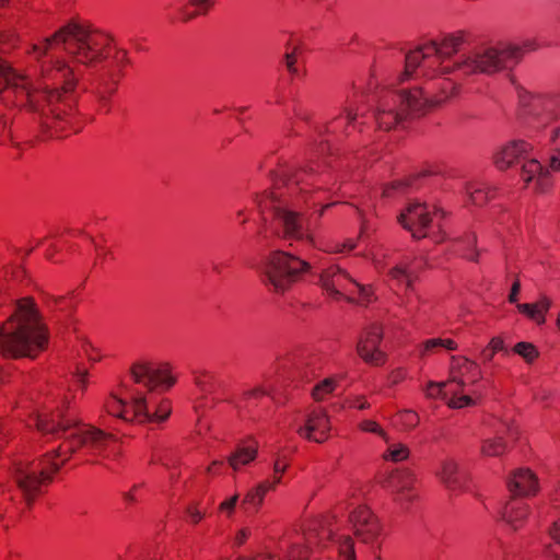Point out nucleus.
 Instances as JSON below:
<instances>
[{"instance_id":"57","label":"nucleus","mask_w":560,"mask_h":560,"mask_svg":"<svg viewBox=\"0 0 560 560\" xmlns=\"http://www.w3.org/2000/svg\"><path fill=\"white\" fill-rule=\"evenodd\" d=\"M549 168H551L552 171L560 170V151H558L556 154L550 156Z\"/></svg>"},{"instance_id":"61","label":"nucleus","mask_w":560,"mask_h":560,"mask_svg":"<svg viewBox=\"0 0 560 560\" xmlns=\"http://www.w3.org/2000/svg\"><path fill=\"white\" fill-rule=\"evenodd\" d=\"M441 347L453 351L457 349V343L453 339H442Z\"/></svg>"},{"instance_id":"46","label":"nucleus","mask_w":560,"mask_h":560,"mask_svg":"<svg viewBox=\"0 0 560 560\" xmlns=\"http://www.w3.org/2000/svg\"><path fill=\"white\" fill-rule=\"evenodd\" d=\"M267 394V390L264 389L262 387H255L250 390H247L243 394V399L248 401L250 399H256V398H259L264 395Z\"/></svg>"},{"instance_id":"14","label":"nucleus","mask_w":560,"mask_h":560,"mask_svg":"<svg viewBox=\"0 0 560 560\" xmlns=\"http://www.w3.org/2000/svg\"><path fill=\"white\" fill-rule=\"evenodd\" d=\"M353 283L355 279L339 266H330L319 275L320 287L335 299L342 298L345 293H352Z\"/></svg>"},{"instance_id":"40","label":"nucleus","mask_w":560,"mask_h":560,"mask_svg":"<svg viewBox=\"0 0 560 560\" xmlns=\"http://www.w3.org/2000/svg\"><path fill=\"white\" fill-rule=\"evenodd\" d=\"M352 288L357 290L359 302L361 304H369L373 301V292L371 287L363 285L355 280V283H353Z\"/></svg>"},{"instance_id":"20","label":"nucleus","mask_w":560,"mask_h":560,"mask_svg":"<svg viewBox=\"0 0 560 560\" xmlns=\"http://www.w3.org/2000/svg\"><path fill=\"white\" fill-rule=\"evenodd\" d=\"M521 177L525 184H534V190L544 194L551 187L549 168L544 167L539 161L529 159L521 168Z\"/></svg>"},{"instance_id":"52","label":"nucleus","mask_w":560,"mask_h":560,"mask_svg":"<svg viewBox=\"0 0 560 560\" xmlns=\"http://www.w3.org/2000/svg\"><path fill=\"white\" fill-rule=\"evenodd\" d=\"M549 536L555 542L560 545V518L553 522L552 526L549 529Z\"/></svg>"},{"instance_id":"60","label":"nucleus","mask_w":560,"mask_h":560,"mask_svg":"<svg viewBox=\"0 0 560 560\" xmlns=\"http://www.w3.org/2000/svg\"><path fill=\"white\" fill-rule=\"evenodd\" d=\"M188 514L190 516L191 522L194 523H198L203 516L198 510L192 508L188 509Z\"/></svg>"},{"instance_id":"43","label":"nucleus","mask_w":560,"mask_h":560,"mask_svg":"<svg viewBox=\"0 0 560 560\" xmlns=\"http://www.w3.org/2000/svg\"><path fill=\"white\" fill-rule=\"evenodd\" d=\"M399 417L402 424L409 429L415 428L419 422L417 413L411 410H404L400 412Z\"/></svg>"},{"instance_id":"7","label":"nucleus","mask_w":560,"mask_h":560,"mask_svg":"<svg viewBox=\"0 0 560 560\" xmlns=\"http://www.w3.org/2000/svg\"><path fill=\"white\" fill-rule=\"evenodd\" d=\"M323 536L334 540L338 545L339 556L342 560H355L354 542L350 536L337 537L335 530L323 525L318 521H314L303 535H295L284 539L279 545V551L284 556L285 560H307L310 557V546Z\"/></svg>"},{"instance_id":"27","label":"nucleus","mask_w":560,"mask_h":560,"mask_svg":"<svg viewBox=\"0 0 560 560\" xmlns=\"http://www.w3.org/2000/svg\"><path fill=\"white\" fill-rule=\"evenodd\" d=\"M538 43L534 38H526L521 44L503 45L509 66L517 63L525 52L538 49Z\"/></svg>"},{"instance_id":"55","label":"nucleus","mask_w":560,"mask_h":560,"mask_svg":"<svg viewBox=\"0 0 560 560\" xmlns=\"http://www.w3.org/2000/svg\"><path fill=\"white\" fill-rule=\"evenodd\" d=\"M520 290H521V283L518 280H516L513 284H512V288H511V292L509 294V302L510 303H516L517 302V295L520 293Z\"/></svg>"},{"instance_id":"58","label":"nucleus","mask_w":560,"mask_h":560,"mask_svg":"<svg viewBox=\"0 0 560 560\" xmlns=\"http://www.w3.org/2000/svg\"><path fill=\"white\" fill-rule=\"evenodd\" d=\"M442 345V339L441 338H433V339H429L424 342V349L425 350H432V349H435L438 347H441Z\"/></svg>"},{"instance_id":"2","label":"nucleus","mask_w":560,"mask_h":560,"mask_svg":"<svg viewBox=\"0 0 560 560\" xmlns=\"http://www.w3.org/2000/svg\"><path fill=\"white\" fill-rule=\"evenodd\" d=\"M39 432L63 440L62 444L51 453L36 462H14L11 476L14 487L27 505H31L39 493L40 486L50 482L52 475L59 470L72 455L83 457L108 456L115 435L96 427L80 423L70 415L57 410L52 413H40L34 418Z\"/></svg>"},{"instance_id":"62","label":"nucleus","mask_w":560,"mask_h":560,"mask_svg":"<svg viewBox=\"0 0 560 560\" xmlns=\"http://www.w3.org/2000/svg\"><path fill=\"white\" fill-rule=\"evenodd\" d=\"M86 376H88V372L86 371H78L77 372V378H78V383L80 384V386L82 388L85 387V384H86Z\"/></svg>"},{"instance_id":"41","label":"nucleus","mask_w":560,"mask_h":560,"mask_svg":"<svg viewBox=\"0 0 560 560\" xmlns=\"http://www.w3.org/2000/svg\"><path fill=\"white\" fill-rule=\"evenodd\" d=\"M448 383L450 382H430L425 393L429 397H442L443 399H446L447 393L444 390V388Z\"/></svg>"},{"instance_id":"11","label":"nucleus","mask_w":560,"mask_h":560,"mask_svg":"<svg viewBox=\"0 0 560 560\" xmlns=\"http://www.w3.org/2000/svg\"><path fill=\"white\" fill-rule=\"evenodd\" d=\"M145 407V395L135 394L130 400L121 399L112 395L105 402L106 411L126 422H137L148 419Z\"/></svg>"},{"instance_id":"37","label":"nucleus","mask_w":560,"mask_h":560,"mask_svg":"<svg viewBox=\"0 0 560 560\" xmlns=\"http://www.w3.org/2000/svg\"><path fill=\"white\" fill-rule=\"evenodd\" d=\"M335 381L332 378H326L322 383L317 384L313 392L312 396L315 400L324 399L325 395L330 394L335 388Z\"/></svg>"},{"instance_id":"9","label":"nucleus","mask_w":560,"mask_h":560,"mask_svg":"<svg viewBox=\"0 0 560 560\" xmlns=\"http://www.w3.org/2000/svg\"><path fill=\"white\" fill-rule=\"evenodd\" d=\"M509 67L503 46H480L454 62L455 73L462 77L493 74Z\"/></svg>"},{"instance_id":"64","label":"nucleus","mask_w":560,"mask_h":560,"mask_svg":"<svg viewBox=\"0 0 560 560\" xmlns=\"http://www.w3.org/2000/svg\"><path fill=\"white\" fill-rule=\"evenodd\" d=\"M327 252H329V253H345V249L342 248V243H336V244H331L327 248Z\"/></svg>"},{"instance_id":"12","label":"nucleus","mask_w":560,"mask_h":560,"mask_svg":"<svg viewBox=\"0 0 560 560\" xmlns=\"http://www.w3.org/2000/svg\"><path fill=\"white\" fill-rule=\"evenodd\" d=\"M355 537L365 545L374 547L378 544L381 525L378 518L366 506H358L350 516Z\"/></svg>"},{"instance_id":"51","label":"nucleus","mask_w":560,"mask_h":560,"mask_svg":"<svg viewBox=\"0 0 560 560\" xmlns=\"http://www.w3.org/2000/svg\"><path fill=\"white\" fill-rule=\"evenodd\" d=\"M488 347H490L495 353L499 352V351L508 352L506 349H505V346H504V341L500 337H493L490 340Z\"/></svg>"},{"instance_id":"53","label":"nucleus","mask_w":560,"mask_h":560,"mask_svg":"<svg viewBox=\"0 0 560 560\" xmlns=\"http://www.w3.org/2000/svg\"><path fill=\"white\" fill-rule=\"evenodd\" d=\"M190 4L198 8L200 13H206L212 5V0H189Z\"/></svg>"},{"instance_id":"31","label":"nucleus","mask_w":560,"mask_h":560,"mask_svg":"<svg viewBox=\"0 0 560 560\" xmlns=\"http://www.w3.org/2000/svg\"><path fill=\"white\" fill-rule=\"evenodd\" d=\"M477 235L474 232L467 233L458 240L459 252L465 258L476 261L478 258V250L475 248Z\"/></svg>"},{"instance_id":"8","label":"nucleus","mask_w":560,"mask_h":560,"mask_svg":"<svg viewBox=\"0 0 560 560\" xmlns=\"http://www.w3.org/2000/svg\"><path fill=\"white\" fill-rule=\"evenodd\" d=\"M310 269L307 261L282 250L267 255L258 266L264 283L275 292L287 291Z\"/></svg>"},{"instance_id":"24","label":"nucleus","mask_w":560,"mask_h":560,"mask_svg":"<svg viewBox=\"0 0 560 560\" xmlns=\"http://www.w3.org/2000/svg\"><path fill=\"white\" fill-rule=\"evenodd\" d=\"M528 508L522 501L509 502L503 511V520L513 530L521 528L527 517Z\"/></svg>"},{"instance_id":"63","label":"nucleus","mask_w":560,"mask_h":560,"mask_svg":"<svg viewBox=\"0 0 560 560\" xmlns=\"http://www.w3.org/2000/svg\"><path fill=\"white\" fill-rule=\"evenodd\" d=\"M355 247H357V243L353 240H347V241L342 242V248L345 249V252H350V250L354 249Z\"/></svg>"},{"instance_id":"48","label":"nucleus","mask_w":560,"mask_h":560,"mask_svg":"<svg viewBox=\"0 0 560 560\" xmlns=\"http://www.w3.org/2000/svg\"><path fill=\"white\" fill-rule=\"evenodd\" d=\"M287 467H288L287 462L283 458H281L280 456H278L276 458V460L273 462V471L276 475L275 479L280 478L279 475L283 474L285 471Z\"/></svg>"},{"instance_id":"47","label":"nucleus","mask_w":560,"mask_h":560,"mask_svg":"<svg viewBox=\"0 0 560 560\" xmlns=\"http://www.w3.org/2000/svg\"><path fill=\"white\" fill-rule=\"evenodd\" d=\"M237 501H238V495L234 494L233 497H231L230 499L223 501L220 504V510L224 511V512H228L230 514V513L233 512Z\"/></svg>"},{"instance_id":"42","label":"nucleus","mask_w":560,"mask_h":560,"mask_svg":"<svg viewBox=\"0 0 560 560\" xmlns=\"http://www.w3.org/2000/svg\"><path fill=\"white\" fill-rule=\"evenodd\" d=\"M417 178H408L404 180L394 182L389 187H386L384 194L389 197L394 190L406 191L408 187H412Z\"/></svg>"},{"instance_id":"25","label":"nucleus","mask_w":560,"mask_h":560,"mask_svg":"<svg viewBox=\"0 0 560 560\" xmlns=\"http://www.w3.org/2000/svg\"><path fill=\"white\" fill-rule=\"evenodd\" d=\"M551 300L542 295L536 303H520L516 305L518 312L535 320L538 325L546 322L545 314L551 307Z\"/></svg>"},{"instance_id":"56","label":"nucleus","mask_w":560,"mask_h":560,"mask_svg":"<svg viewBox=\"0 0 560 560\" xmlns=\"http://www.w3.org/2000/svg\"><path fill=\"white\" fill-rule=\"evenodd\" d=\"M369 402L363 397H357L352 401H350V407L357 408L360 410L369 408Z\"/></svg>"},{"instance_id":"49","label":"nucleus","mask_w":560,"mask_h":560,"mask_svg":"<svg viewBox=\"0 0 560 560\" xmlns=\"http://www.w3.org/2000/svg\"><path fill=\"white\" fill-rule=\"evenodd\" d=\"M0 497H2L4 500L13 502V503L16 502L12 486L1 485L0 486Z\"/></svg>"},{"instance_id":"59","label":"nucleus","mask_w":560,"mask_h":560,"mask_svg":"<svg viewBox=\"0 0 560 560\" xmlns=\"http://www.w3.org/2000/svg\"><path fill=\"white\" fill-rule=\"evenodd\" d=\"M494 354H495V352L490 347H486L481 351V357H482L485 362L491 361L493 359Z\"/></svg>"},{"instance_id":"39","label":"nucleus","mask_w":560,"mask_h":560,"mask_svg":"<svg viewBox=\"0 0 560 560\" xmlns=\"http://www.w3.org/2000/svg\"><path fill=\"white\" fill-rule=\"evenodd\" d=\"M509 550L503 542L498 541L491 546L488 560H508Z\"/></svg>"},{"instance_id":"54","label":"nucleus","mask_w":560,"mask_h":560,"mask_svg":"<svg viewBox=\"0 0 560 560\" xmlns=\"http://www.w3.org/2000/svg\"><path fill=\"white\" fill-rule=\"evenodd\" d=\"M257 244L259 246H269V235L266 229H261L257 233Z\"/></svg>"},{"instance_id":"38","label":"nucleus","mask_w":560,"mask_h":560,"mask_svg":"<svg viewBox=\"0 0 560 560\" xmlns=\"http://www.w3.org/2000/svg\"><path fill=\"white\" fill-rule=\"evenodd\" d=\"M298 55H299V47L298 46H294L292 48V50H288L284 55H283V62H284V66L287 68V70L292 74V75H299V69L296 67V62H298Z\"/></svg>"},{"instance_id":"21","label":"nucleus","mask_w":560,"mask_h":560,"mask_svg":"<svg viewBox=\"0 0 560 560\" xmlns=\"http://www.w3.org/2000/svg\"><path fill=\"white\" fill-rule=\"evenodd\" d=\"M465 375L470 376L471 383H477L481 378V373L478 364L464 357L453 355L451 358V372L448 382L455 383L460 388H464L465 381L463 380V377Z\"/></svg>"},{"instance_id":"45","label":"nucleus","mask_w":560,"mask_h":560,"mask_svg":"<svg viewBox=\"0 0 560 560\" xmlns=\"http://www.w3.org/2000/svg\"><path fill=\"white\" fill-rule=\"evenodd\" d=\"M11 118L7 115L0 114V141L10 138L11 131L9 128Z\"/></svg>"},{"instance_id":"18","label":"nucleus","mask_w":560,"mask_h":560,"mask_svg":"<svg viewBox=\"0 0 560 560\" xmlns=\"http://www.w3.org/2000/svg\"><path fill=\"white\" fill-rule=\"evenodd\" d=\"M330 431V422L324 409H314L306 415L305 424L296 429L299 435L316 443L327 440Z\"/></svg>"},{"instance_id":"4","label":"nucleus","mask_w":560,"mask_h":560,"mask_svg":"<svg viewBox=\"0 0 560 560\" xmlns=\"http://www.w3.org/2000/svg\"><path fill=\"white\" fill-rule=\"evenodd\" d=\"M47 340V329L35 302L31 298L19 300L14 313L0 326V353L8 358H34Z\"/></svg>"},{"instance_id":"26","label":"nucleus","mask_w":560,"mask_h":560,"mask_svg":"<svg viewBox=\"0 0 560 560\" xmlns=\"http://www.w3.org/2000/svg\"><path fill=\"white\" fill-rule=\"evenodd\" d=\"M281 478L273 479L272 482L269 480H265L258 483L255 488L250 489L245 495L242 506H248L257 511L262 504L265 494L267 491L273 489L277 483H279Z\"/></svg>"},{"instance_id":"50","label":"nucleus","mask_w":560,"mask_h":560,"mask_svg":"<svg viewBox=\"0 0 560 560\" xmlns=\"http://www.w3.org/2000/svg\"><path fill=\"white\" fill-rule=\"evenodd\" d=\"M238 560H282L278 555L266 551L258 553L253 558H240Z\"/></svg>"},{"instance_id":"10","label":"nucleus","mask_w":560,"mask_h":560,"mask_svg":"<svg viewBox=\"0 0 560 560\" xmlns=\"http://www.w3.org/2000/svg\"><path fill=\"white\" fill-rule=\"evenodd\" d=\"M130 374L136 384L145 387L149 392L158 388L168 389L175 383L167 364L148 360L135 362L130 368Z\"/></svg>"},{"instance_id":"13","label":"nucleus","mask_w":560,"mask_h":560,"mask_svg":"<svg viewBox=\"0 0 560 560\" xmlns=\"http://www.w3.org/2000/svg\"><path fill=\"white\" fill-rule=\"evenodd\" d=\"M433 211L428 203L411 202L398 217V222L409 232L415 238H422L427 236L424 230L432 222Z\"/></svg>"},{"instance_id":"30","label":"nucleus","mask_w":560,"mask_h":560,"mask_svg":"<svg viewBox=\"0 0 560 560\" xmlns=\"http://www.w3.org/2000/svg\"><path fill=\"white\" fill-rule=\"evenodd\" d=\"M388 275L392 280H395L399 284L405 283L407 289L411 290L412 282L417 278V269L408 268L405 265H396L389 270Z\"/></svg>"},{"instance_id":"17","label":"nucleus","mask_w":560,"mask_h":560,"mask_svg":"<svg viewBox=\"0 0 560 560\" xmlns=\"http://www.w3.org/2000/svg\"><path fill=\"white\" fill-rule=\"evenodd\" d=\"M518 101L524 114L544 117L545 119L550 118V114L553 113V107L560 103L555 96L532 94L523 89L518 90Z\"/></svg>"},{"instance_id":"44","label":"nucleus","mask_w":560,"mask_h":560,"mask_svg":"<svg viewBox=\"0 0 560 560\" xmlns=\"http://www.w3.org/2000/svg\"><path fill=\"white\" fill-rule=\"evenodd\" d=\"M360 429L365 432L376 433L382 438L386 439L385 432L380 428V425L375 421L364 420L360 423Z\"/></svg>"},{"instance_id":"22","label":"nucleus","mask_w":560,"mask_h":560,"mask_svg":"<svg viewBox=\"0 0 560 560\" xmlns=\"http://www.w3.org/2000/svg\"><path fill=\"white\" fill-rule=\"evenodd\" d=\"M529 145L525 141H512L501 148L494 155V164L501 170H508L524 159Z\"/></svg>"},{"instance_id":"23","label":"nucleus","mask_w":560,"mask_h":560,"mask_svg":"<svg viewBox=\"0 0 560 560\" xmlns=\"http://www.w3.org/2000/svg\"><path fill=\"white\" fill-rule=\"evenodd\" d=\"M508 488L515 495H529L537 491V480L530 470L517 469L508 479Z\"/></svg>"},{"instance_id":"29","label":"nucleus","mask_w":560,"mask_h":560,"mask_svg":"<svg viewBox=\"0 0 560 560\" xmlns=\"http://www.w3.org/2000/svg\"><path fill=\"white\" fill-rule=\"evenodd\" d=\"M256 456V446L238 445L235 451L228 456V463L234 470H238L242 466L252 463Z\"/></svg>"},{"instance_id":"33","label":"nucleus","mask_w":560,"mask_h":560,"mask_svg":"<svg viewBox=\"0 0 560 560\" xmlns=\"http://www.w3.org/2000/svg\"><path fill=\"white\" fill-rule=\"evenodd\" d=\"M465 189L469 200L476 206H482L489 199V191L481 185L469 183Z\"/></svg>"},{"instance_id":"35","label":"nucleus","mask_w":560,"mask_h":560,"mask_svg":"<svg viewBox=\"0 0 560 560\" xmlns=\"http://www.w3.org/2000/svg\"><path fill=\"white\" fill-rule=\"evenodd\" d=\"M452 397L447 399L446 404L451 408L459 409L475 404L474 399L468 395H459L458 390L450 392Z\"/></svg>"},{"instance_id":"1","label":"nucleus","mask_w":560,"mask_h":560,"mask_svg":"<svg viewBox=\"0 0 560 560\" xmlns=\"http://www.w3.org/2000/svg\"><path fill=\"white\" fill-rule=\"evenodd\" d=\"M112 42L109 36L89 25L79 22L66 24L46 37L42 46H33L38 58L49 57L40 63L42 90H32L27 78L0 59L1 100L5 105L27 106L38 116L43 127L50 128V121L62 120L71 109L73 101L68 93L83 77V68L94 69L103 62L92 73L91 88L108 112V100L115 94L124 77V68L129 63L128 51L114 47Z\"/></svg>"},{"instance_id":"6","label":"nucleus","mask_w":560,"mask_h":560,"mask_svg":"<svg viewBox=\"0 0 560 560\" xmlns=\"http://www.w3.org/2000/svg\"><path fill=\"white\" fill-rule=\"evenodd\" d=\"M452 83L446 82L442 88L444 96L423 95L421 89L401 90L397 94H387L384 96L375 112V119L381 129L390 130L397 124L402 121L406 114L421 116L429 108L440 105L447 98L446 89Z\"/></svg>"},{"instance_id":"28","label":"nucleus","mask_w":560,"mask_h":560,"mask_svg":"<svg viewBox=\"0 0 560 560\" xmlns=\"http://www.w3.org/2000/svg\"><path fill=\"white\" fill-rule=\"evenodd\" d=\"M144 409L148 413V419L139 420L138 423L140 424L151 422H163L171 415V405L167 400H162L161 402L155 404L153 401H149L148 398L145 397Z\"/></svg>"},{"instance_id":"5","label":"nucleus","mask_w":560,"mask_h":560,"mask_svg":"<svg viewBox=\"0 0 560 560\" xmlns=\"http://www.w3.org/2000/svg\"><path fill=\"white\" fill-rule=\"evenodd\" d=\"M465 40V34L457 32L445 35L441 42L431 40L408 52L402 80L409 78L415 71L424 77L455 73L454 63L451 66L444 62L460 49Z\"/></svg>"},{"instance_id":"15","label":"nucleus","mask_w":560,"mask_h":560,"mask_svg":"<svg viewBox=\"0 0 560 560\" xmlns=\"http://www.w3.org/2000/svg\"><path fill=\"white\" fill-rule=\"evenodd\" d=\"M382 337V327L377 323H373L366 327L360 338L357 351L366 363L380 365L384 362V353L380 350Z\"/></svg>"},{"instance_id":"16","label":"nucleus","mask_w":560,"mask_h":560,"mask_svg":"<svg viewBox=\"0 0 560 560\" xmlns=\"http://www.w3.org/2000/svg\"><path fill=\"white\" fill-rule=\"evenodd\" d=\"M387 482L395 501L402 508H407L417 498L416 478L410 470H395Z\"/></svg>"},{"instance_id":"36","label":"nucleus","mask_w":560,"mask_h":560,"mask_svg":"<svg viewBox=\"0 0 560 560\" xmlns=\"http://www.w3.org/2000/svg\"><path fill=\"white\" fill-rule=\"evenodd\" d=\"M388 458L393 462H400L409 456V448L400 443H392L388 445Z\"/></svg>"},{"instance_id":"3","label":"nucleus","mask_w":560,"mask_h":560,"mask_svg":"<svg viewBox=\"0 0 560 560\" xmlns=\"http://www.w3.org/2000/svg\"><path fill=\"white\" fill-rule=\"evenodd\" d=\"M337 183L327 171V166L311 164L295 171L285 179L287 194L267 191L257 197V206L264 213L271 211L282 235L288 240L312 243V229L317 224L324 211L334 205L326 203L320 209L311 211L319 205L318 192L330 191Z\"/></svg>"},{"instance_id":"34","label":"nucleus","mask_w":560,"mask_h":560,"mask_svg":"<svg viewBox=\"0 0 560 560\" xmlns=\"http://www.w3.org/2000/svg\"><path fill=\"white\" fill-rule=\"evenodd\" d=\"M514 352L521 355L526 360V362L530 363L538 357V351L533 343L529 342H518L514 346Z\"/></svg>"},{"instance_id":"32","label":"nucleus","mask_w":560,"mask_h":560,"mask_svg":"<svg viewBox=\"0 0 560 560\" xmlns=\"http://www.w3.org/2000/svg\"><path fill=\"white\" fill-rule=\"evenodd\" d=\"M505 450L506 445L501 435L494 439L485 440L481 446V452L486 456H500L505 452Z\"/></svg>"},{"instance_id":"19","label":"nucleus","mask_w":560,"mask_h":560,"mask_svg":"<svg viewBox=\"0 0 560 560\" xmlns=\"http://www.w3.org/2000/svg\"><path fill=\"white\" fill-rule=\"evenodd\" d=\"M436 476L444 487L453 492L464 490L468 478L467 472L453 458L441 462Z\"/></svg>"}]
</instances>
